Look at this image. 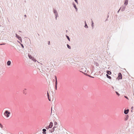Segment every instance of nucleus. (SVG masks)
Wrapping results in <instances>:
<instances>
[{"label":"nucleus","instance_id":"1","mask_svg":"<svg viewBox=\"0 0 134 134\" xmlns=\"http://www.w3.org/2000/svg\"><path fill=\"white\" fill-rule=\"evenodd\" d=\"M10 114V112L8 111L7 110L5 111V113H4V115L7 117L9 116V115Z\"/></svg>","mask_w":134,"mask_h":134},{"label":"nucleus","instance_id":"2","mask_svg":"<svg viewBox=\"0 0 134 134\" xmlns=\"http://www.w3.org/2000/svg\"><path fill=\"white\" fill-rule=\"evenodd\" d=\"M126 7V6L125 5H122L120 9H121V10L122 12L125 10Z\"/></svg>","mask_w":134,"mask_h":134},{"label":"nucleus","instance_id":"3","mask_svg":"<svg viewBox=\"0 0 134 134\" xmlns=\"http://www.w3.org/2000/svg\"><path fill=\"white\" fill-rule=\"evenodd\" d=\"M118 78L119 79H122V75L121 73H119L118 74Z\"/></svg>","mask_w":134,"mask_h":134},{"label":"nucleus","instance_id":"4","mask_svg":"<svg viewBox=\"0 0 134 134\" xmlns=\"http://www.w3.org/2000/svg\"><path fill=\"white\" fill-rule=\"evenodd\" d=\"M15 37H17L19 40H21V37H19L18 35L16 34L15 35Z\"/></svg>","mask_w":134,"mask_h":134},{"label":"nucleus","instance_id":"5","mask_svg":"<svg viewBox=\"0 0 134 134\" xmlns=\"http://www.w3.org/2000/svg\"><path fill=\"white\" fill-rule=\"evenodd\" d=\"M53 12L55 14V15L56 14H57L58 13L57 10L53 8Z\"/></svg>","mask_w":134,"mask_h":134},{"label":"nucleus","instance_id":"6","mask_svg":"<svg viewBox=\"0 0 134 134\" xmlns=\"http://www.w3.org/2000/svg\"><path fill=\"white\" fill-rule=\"evenodd\" d=\"M55 86H57V77L56 76H55Z\"/></svg>","mask_w":134,"mask_h":134},{"label":"nucleus","instance_id":"7","mask_svg":"<svg viewBox=\"0 0 134 134\" xmlns=\"http://www.w3.org/2000/svg\"><path fill=\"white\" fill-rule=\"evenodd\" d=\"M129 111V109H127V110H125L124 111V113L125 114H127L128 113Z\"/></svg>","mask_w":134,"mask_h":134},{"label":"nucleus","instance_id":"8","mask_svg":"<svg viewBox=\"0 0 134 134\" xmlns=\"http://www.w3.org/2000/svg\"><path fill=\"white\" fill-rule=\"evenodd\" d=\"M128 0H125V2L124 3L125 5L126 6L128 4Z\"/></svg>","mask_w":134,"mask_h":134},{"label":"nucleus","instance_id":"9","mask_svg":"<svg viewBox=\"0 0 134 134\" xmlns=\"http://www.w3.org/2000/svg\"><path fill=\"white\" fill-rule=\"evenodd\" d=\"M53 126V123L52 122H51L49 123V127H50V128L52 127Z\"/></svg>","mask_w":134,"mask_h":134},{"label":"nucleus","instance_id":"10","mask_svg":"<svg viewBox=\"0 0 134 134\" xmlns=\"http://www.w3.org/2000/svg\"><path fill=\"white\" fill-rule=\"evenodd\" d=\"M43 131V134H45L46 133V130L45 129H43L42 130Z\"/></svg>","mask_w":134,"mask_h":134},{"label":"nucleus","instance_id":"11","mask_svg":"<svg viewBox=\"0 0 134 134\" xmlns=\"http://www.w3.org/2000/svg\"><path fill=\"white\" fill-rule=\"evenodd\" d=\"M26 89L25 88L24 89V90H23V94H24L25 95L26 94Z\"/></svg>","mask_w":134,"mask_h":134},{"label":"nucleus","instance_id":"12","mask_svg":"<svg viewBox=\"0 0 134 134\" xmlns=\"http://www.w3.org/2000/svg\"><path fill=\"white\" fill-rule=\"evenodd\" d=\"M85 25L84 26V27L85 28H88V27L86 23V21H85Z\"/></svg>","mask_w":134,"mask_h":134},{"label":"nucleus","instance_id":"13","mask_svg":"<svg viewBox=\"0 0 134 134\" xmlns=\"http://www.w3.org/2000/svg\"><path fill=\"white\" fill-rule=\"evenodd\" d=\"M11 62L10 61H8L7 63V64L8 66H9L11 64Z\"/></svg>","mask_w":134,"mask_h":134},{"label":"nucleus","instance_id":"14","mask_svg":"<svg viewBox=\"0 0 134 134\" xmlns=\"http://www.w3.org/2000/svg\"><path fill=\"white\" fill-rule=\"evenodd\" d=\"M91 23H92L91 26H92V29H93L94 27V23L93 21H92Z\"/></svg>","mask_w":134,"mask_h":134},{"label":"nucleus","instance_id":"15","mask_svg":"<svg viewBox=\"0 0 134 134\" xmlns=\"http://www.w3.org/2000/svg\"><path fill=\"white\" fill-rule=\"evenodd\" d=\"M106 76L109 79H111V77L110 76H109L108 74H106Z\"/></svg>","mask_w":134,"mask_h":134},{"label":"nucleus","instance_id":"16","mask_svg":"<svg viewBox=\"0 0 134 134\" xmlns=\"http://www.w3.org/2000/svg\"><path fill=\"white\" fill-rule=\"evenodd\" d=\"M107 74H108V75H110L111 74V72L110 71H107Z\"/></svg>","mask_w":134,"mask_h":134},{"label":"nucleus","instance_id":"17","mask_svg":"<svg viewBox=\"0 0 134 134\" xmlns=\"http://www.w3.org/2000/svg\"><path fill=\"white\" fill-rule=\"evenodd\" d=\"M28 56L30 59H32L33 58H34L32 57L29 54Z\"/></svg>","mask_w":134,"mask_h":134},{"label":"nucleus","instance_id":"18","mask_svg":"<svg viewBox=\"0 0 134 134\" xmlns=\"http://www.w3.org/2000/svg\"><path fill=\"white\" fill-rule=\"evenodd\" d=\"M66 37H67V39H68V41H70V38L69 37V36H68L67 35H66Z\"/></svg>","mask_w":134,"mask_h":134},{"label":"nucleus","instance_id":"19","mask_svg":"<svg viewBox=\"0 0 134 134\" xmlns=\"http://www.w3.org/2000/svg\"><path fill=\"white\" fill-rule=\"evenodd\" d=\"M73 4V6L75 8H76V5H75V4L74 3H73L72 4Z\"/></svg>","mask_w":134,"mask_h":134},{"label":"nucleus","instance_id":"20","mask_svg":"<svg viewBox=\"0 0 134 134\" xmlns=\"http://www.w3.org/2000/svg\"><path fill=\"white\" fill-rule=\"evenodd\" d=\"M67 47L69 49H71V47L68 44H67Z\"/></svg>","mask_w":134,"mask_h":134},{"label":"nucleus","instance_id":"21","mask_svg":"<svg viewBox=\"0 0 134 134\" xmlns=\"http://www.w3.org/2000/svg\"><path fill=\"white\" fill-rule=\"evenodd\" d=\"M32 60H33V61L35 62H36L37 61L36 59L34 58H33Z\"/></svg>","mask_w":134,"mask_h":134},{"label":"nucleus","instance_id":"22","mask_svg":"<svg viewBox=\"0 0 134 134\" xmlns=\"http://www.w3.org/2000/svg\"><path fill=\"white\" fill-rule=\"evenodd\" d=\"M46 129H48L50 128V127H49V126L46 127Z\"/></svg>","mask_w":134,"mask_h":134},{"label":"nucleus","instance_id":"23","mask_svg":"<svg viewBox=\"0 0 134 134\" xmlns=\"http://www.w3.org/2000/svg\"><path fill=\"white\" fill-rule=\"evenodd\" d=\"M57 124V122L55 121L54 122V126H56V125Z\"/></svg>","mask_w":134,"mask_h":134},{"label":"nucleus","instance_id":"24","mask_svg":"<svg viewBox=\"0 0 134 134\" xmlns=\"http://www.w3.org/2000/svg\"><path fill=\"white\" fill-rule=\"evenodd\" d=\"M56 126H54V127L52 129L53 130V131L54 130V128H56Z\"/></svg>","mask_w":134,"mask_h":134},{"label":"nucleus","instance_id":"25","mask_svg":"<svg viewBox=\"0 0 134 134\" xmlns=\"http://www.w3.org/2000/svg\"><path fill=\"white\" fill-rule=\"evenodd\" d=\"M115 93L118 96H119L120 95V94L118 92L116 91Z\"/></svg>","mask_w":134,"mask_h":134},{"label":"nucleus","instance_id":"26","mask_svg":"<svg viewBox=\"0 0 134 134\" xmlns=\"http://www.w3.org/2000/svg\"><path fill=\"white\" fill-rule=\"evenodd\" d=\"M75 2L76 3L78 4V2L77 0H74Z\"/></svg>","mask_w":134,"mask_h":134},{"label":"nucleus","instance_id":"27","mask_svg":"<svg viewBox=\"0 0 134 134\" xmlns=\"http://www.w3.org/2000/svg\"><path fill=\"white\" fill-rule=\"evenodd\" d=\"M55 15L56 17H58L59 16L58 13L57 14H56Z\"/></svg>","mask_w":134,"mask_h":134},{"label":"nucleus","instance_id":"28","mask_svg":"<svg viewBox=\"0 0 134 134\" xmlns=\"http://www.w3.org/2000/svg\"><path fill=\"white\" fill-rule=\"evenodd\" d=\"M49 131L51 133H52L53 132V131L52 129H51V130H50Z\"/></svg>","mask_w":134,"mask_h":134},{"label":"nucleus","instance_id":"29","mask_svg":"<svg viewBox=\"0 0 134 134\" xmlns=\"http://www.w3.org/2000/svg\"><path fill=\"white\" fill-rule=\"evenodd\" d=\"M20 44L21 46V47L23 48H24V46L23 45V44H21V43H20Z\"/></svg>","mask_w":134,"mask_h":134},{"label":"nucleus","instance_id":"30","mask_svg":"<svg viewBox=\"0 0 134 134\" xmlns=\"http://www.w3.org/2000/svg\"><path fill=\"white\" fill-rule=\"evenodd\" d=\"M23 132H19V134H23Z\"/></svg>","mask_w":134,"mask_h":134},{"label":"nucleus","instance_id":"31","mask_svg":"<svg viewBox=\"0 0 134 134\" xmlns=\"http://www.w3.org/2000/svg\"><path fill=\"white\" fill-rule=\"evenodd\" d=\"M75 9L76 12H77L78 10L77 8L76 7V8H75Z\"/></svg>","mask_w":134,"mask_h":134},{"label":"nucleus","instance_id":"32","mask_svg":"<svg viewBox=\"0 0 134 134\" xmlns=\"http://www.w3.org/2000/svg\"><path fill=\"white\" fill-rule=\"evenodd\" d=\"M47 96H48V97H49V93H48V92H47Z\"/></svg>","mask_w":134,"mask_h":134},{"label":"nucleus","instance_id":"33","mask_svg":"<svg viewBox=\"0 0 134 134\" xmlns=\"http://www.w3.org/2000/svg\"><path fill=\"white\" fill-rule=\"evenodd\" d=\"M124 97L127 99H128V98L126 96H125Z\"/></svg>","mask_w":134,"mask_h":134},{"label":"nucleus","instance_id":"34","mask_svg":"<svg viewBox=\"0 0 134 134\" xmlns=\"http://www.w3.org/2000/svg\"><path fill=\"white\" fill-rule=\"evenodd\" d=\"M55 89L56 90H57V86H55Z\"/></svg>","mask_w":134,"mask_h":134},{"label":"nucleus","instance_id":"35","mask_svg":"<svg viewBox=\"0 0 134 134\" xmlns=\"http://www.w3.org/2000/svg\"><path fill=\"white\" fill-rule=\"evenodd\" d=\"M40 72H42H42H43L44 71H43L42 70H41V71L40 70Z\"/></svg>","mask_w":134,"mask_h":134},{"label":"nucleus","instance_id":"36","mask_svg":"<svg viewBox=\"0 0 134 134\" xmlns=\"http://www.w3.org/2000/svg\"><path fill=\"white\" fill-rule=\"evenodd\" d=\"M131 109H132V110H131V111L132 112V109H133V107H132L131 108Z\"/></svg>","mask_w":134,"mask_h":134},{"label":"nucleus","instance_id":"37","mask_svg":"<svg viewBox=\"0 0 134 134\" xmlns=\"http://www.w3.org/2000/svg\"><path fill=\"white\" fill-rule=\"evenodd\" d=\"M0 126L2 128L3 127V126L2 125H0Z\"/></svg>","mask_w":134,"mask_h":134},{"label":"nucleus","instance_id":"38","mask_svg":"<svg viewBox=\"0 0 134 134\" xmlns=\"http://www.w3.org/2000/svg\"><path fill=\"white\" fill-rule=\"evenodd\" d=\"M48 45H49L50 44V42L49 41L48 42Z\"/></svg>","mask_w":134,"mask_h":134},{"label":"nucleus","instance_id":"39","mask_svg":"<svg viewBox=\"0 0 134 134\" xmlns=\"http://www.w3.org/2000/svg\"><path fill=\"white\" fill-rule=\"evenodd\" d=\"M5 43H2V44H1V45H5Z\"/></svg>","mask_w":134,"mask_h":134},{"label":"nucleus","instance_id":"40","mask_svg":"<svg viewBox=\"0 0 134 134\" xmlns=\"http://www.w3.org/2000/svg\"><path fill=\"white\" fill-rule=\"evenodd\" d=\"M128 119V118H127V117L126 118H125V120H127Z\"/></svg>","mask_w":134,"mask_h":134},{"label":"nucleus","instance_id":"41","mask_svg":"<svg viewBox=\"0 0 134 134\" xmlns=\"http://www.w3.org/2000/svg\"><path fill=\"white\" fill-rule=\"evenodd\" d=\"M120 9H119V10H118V13H119V11L120 10Z\"/></svg>","mask_w":134,"mask_h":134},{"label":"nucleus","instance_id":"42","mask_svg":"<svg viewBox=\"0 0 134 134\" xmlns=\"http://www.w3.org/2000/svg\"><path fill=\"white\" fill-rule=\"evenodd\" d=\"M48 99L49 100V101H51V99H50L49 98V97H48Z\"/></svg>","mask_w":134,"mask_h":134},{"label":"nucleus","instance_id":"43","mask_svg":"<svg viewBox=\"0 0 134 134\" xmlns=\"http://www.w3.org/2000/svg\"><path fill=\"white\" fill-rule=\"evenodd\" d=\"M24 16V17H26V15H25Z\"/></svg>","mask_w":134,"mask_h":134},{"label":"nucleus","instance_id":"44","mask_svg":"<svg viewBox=\"0 0 134 134\" xmlns=\"http://www.w3.org/2000/svg\"><path fill=\"white\" fill-rule=\"evenodd\" d=\"M20 41L22 42V39L21 38V40H20Z\"/></svg>","mask_w":134,"mask_h":134},{"label":"nucleus","instance_id":"45","mask_svg":"<svg viewBox=\"0 0 134 134\" xmlns=\"http://www.w3.org/2000/svg\"><path fill=\"white\" fill-rule=\"evenodd\" d=\"M55 19L56 20H57V17H55Z\"/></svg>","mask_w":134,"mask_h":134},{"label":"nucleus","instance_id":"46","mask_svg":"<svg viewBox=\"0 0 134 134\" xmlns=\"http://www.w3.org/2000/svg\"><path fill=\"white\" fill-rule=\"evenodd\" d=\"M96 64H97L96 65H97V64H98L97 63H96Z\"/></svg>","mask_w":134,"mask_h":134},{"label":"nucleus","instance_id":"47","mask_svg":"<svg viewBox=\"0 0 134 134\" xmlns=\"http://www.w3.org/2000/svg\"><path fill=\"white\" fill-rule=\"evenodd\" d=\"M96 64H97L96 65H97V64H98L97 63H96Z\"/></svg>","mask_w":134,"mask_h":134},{"label":"nucleus","instance_id":"48","mask_svg":"<svg viewBox=\"0 0 134 134\" xmlns=\"http://www.w3.org/2000/svg\"><path fill=\"white\" fill-rule=\"evenodd\" d=\"M108 20V19H107L106 20H105V21H107Z\"/></svg>","mask_w":134,"mask_h":134},{"label":"nucleus","instance_id":"49","mask_svg":"<svg viewBox=\"0 0 134 134\" xmlns=\"http://www.w3.org/2000/svg\"><path fill=\"white\" fill-rule=\"evenodd\" d=\"M19 31V32H21V31Z\"/></svg>","mask_w":134,"mask_h":134},{"label":"nucleus","instance_id":"50","mask_svg":"<svg viewBox=\"0 0 134 134\" xmlns=\"http://www.w3.org/2000/svg\"><path fill=\"white\" fill-rule=\"evenodd\" d=\"M92 77V78H93L94 77Z\"/></svg>","mask_w":134,"mask_h":134},{"label":"nucleus","instance_id":"51","mask_svg":"<svg viewBox=\"0 0 134 134\" xmlns=\"http://www.w3.org/2000/svg\"><path fill=\"white\" fill-rule=\"evenodd\" d=\"M52 134H55V133H53ZM55 134H57V133H56Z\"/></svg>","mask_w":134,"mask_h":134},{"label":"nucleus","instance_id":"52","mask_svg":"<svg viewBox=\"0 0 134 134\" xmlns=\"http://www.w3.org/2000/svg\"><path fill=\"white\" fill-rule=\"evenodd\" d=\"M66 32H67L68 31L66 30Z\"/></svg>","mask_w":134,"mask_h":134},{"label":"nucleus","instance_id":"53","mask_svg":"<svg viewBox=\"0 0 134 134\" xmlns=\"http://www.w3.org/2000/svg\"><path fill=\"white\" fill-rule=\"evenodd\" d=\"M108 17H109V16L108 15Z\"/></svg>","mask_w":134,"mask_h":134},{"label":"nucleus","instance_id":"54","mask_svg":"<svg viewBox=\"0 0 134 134\" xmlns=\"http://www.w3.org/2000/svg\"><path fill=\"white\" fill-rule=\"evenodd\" d=\"M0 45H1V44H0Z\"/></svg>","mask_w":134,"mask_h":134},{"label":"nucleus","instance_id":"55","mask_svg":"<svg viewBox=\"0 0 134 134\" xmlns=\"http://www.w3.org/2000/svg\"><path fill=\"white\" fill-rule=\"evenodd\" d=\"M0 124H1V123H0Z\"/></svg>","mask_w":134,"mask_h":134}]
</instances>
